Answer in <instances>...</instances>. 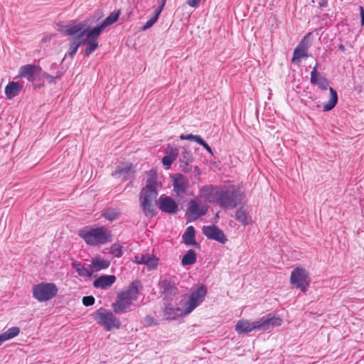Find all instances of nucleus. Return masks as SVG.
Returning a JSON list of instances; mask_svg holds the SVG:
<instances>
[{"label":"nucleus","instance_id":"1","mask_svg":"<svg viewBox=\"0 0 364 364\" xmlns=\"http://www.w3.org/2000/svg\"><path fill=\"white\" fill-rule=\"evenodd\" d=\"M158 186L156 172L151 169L149 172L146 186L142 188L140 193L141 207L146 216L152 217L155 215Z\"/></svg>","mask_w":364,"mask_h":364},{"label":"nucleus","instance_id":"2","mask_svg":"<svg viewBox=\"0 0 364 364\" xmlns=\"http://www.w3.org/2000/svg\"><path fill=\"white\" fill-rule=\"evenodd\" d=\"M282 323L280 318L270 315L254 321L242 319L237 322L235 331L239 334L248 333L255 330L270 332L275 327L280 326Z\"/></svg>","mask_w":364,"mask_h":364},{"label":"nucleus","instance_id":"3","mask_svg":"<svg viewBox=\"0 0 364 364\" xmlns=\"http://www.w3.org/2000/svg\"><path fill=\"white\" fill-rule=\"evenodd\" d=\"M78 235L90 246H101L112 241L111 232L105 226L84 227Z\"/></svg>","mask_w":364,"mask_h":364},{"label":"nucleus","instance_id":"4","mask_svg":"<svg viewBox=\"0 0 364 364\" xmlns=\"http://www.w3.org/2000/svg\"><path fill=\"white\" fill-rule=\"evenodd\" d=\"M243 196L238 189L226 188L218 191L217 203L223 208L232 209L242 203Z\"/></svg>","mask_w":364,"mask_h":364},{"label":"nucleus","instance_id":"5","mask_svg":"<svg viewBox=\"0 0 364 364\" xmlns=\"http://www.w3.org/2000/svg\"><path fill=\"white\" fill-rule=\"evenodd\" d=\"M58 293V288L53 283L41 282L33 287V296L40 302L53 299Z\"/></svg>","mask_w":364,"mask_h":364},{"label":"nucleus","instance_id":"6","mask_svg":"<svg viewBox=\"0 0 364 364\" xmlns=\"http://www.w3.org/2000/svg\"><path fill=\"white\" fill-rule=\"evenodd\" d=\"M95 318L107 331H110L113 328H119L121 325L119 319L112 312L103 308L99 309L95 312Z\"/></svg>","mask_w":364,"mask_h":364},{"label":"nucleus","instance_id":"7","mask_svg":"<svg viewBox=\"0 0 364 364\" xmlns=\"http://www.w3.org/2000/svg\"><path fill=\"white\" fill-rule=\"evenodd\" d=\"M290 282L296 288L301 289L303 292H306L309 286V277L305 269L297 267L291 274Z\"/></svg>","mask_w":364,"mask_h":364},{"label":"nucleus","instance_id":"8","mask_svg":"<svg viewBox=\"0 0 364 364\" xmlns=\"http://www.w3.org/2000/svg\"><path fill=\"white\" fill-rule=\"evenodd\" d=\"M90 30L86 24L76 22L63 26L60 28V31L65 35L73 36V37H77V39H81L82 36H86Z\"/></svg>","mask_w":364,"mask_h":364},{"label":"nucleus","instance_id":"9","mask_svg":"<svg viewBox=\"0 0 364 364\" xmlns=\"http://www.w3.org/2000/svg\"><path fill=\"white\" fill-rule=\"evenodd\" d=\"M206 294V289L201 286L196 291H193L189 297L188 301L186 303V313H191L204 300Z\"/></svg>","mask_w":364,"mask_h":364},{"label":"nucleus","instance_id":"10","mask_svg":"<svg viewBox=\"0 0 364 364\" xmlns=\"http://www.w3.org/2000/svg\"><path fill=\"white\" fill-rule=\"evenodd\" d=\"M158 205L162 212L168 214H176L180 210L179 204L171 196H160Z\"/></svg>","mask_w":364,"mask_h":364},{"label":"nucleus","instance_id":"11","mask_svg":"<svg viewBox=\"0 0 364 364\" xmlns=\"http://www.w3.org/2000/svg\"><path fill=\"white\" fill-rule=\"evenodd\" d=\"M202 232L210 240L218 241L222 244H225L228 241L223 230L215 225L203 226Z\"/></svg>","mask_w":364,"mask_h":364},{"label":"nucleus","instance_id":"12","mask_svg":"<svg viewBox=\"0 0 364 364\" xmlns=\"http://www.w3.org/2000/svg\"><path fill=\"white\" fill-rule=\"evenodd\" d=\"M310 35L311 33H307L294 49L291 59L292 63L299 64L302 58L308 56L307 51L310 45L307 39Z\"/></svg>","mask_w":364,"mask_h":364},{"label":"nucleus","instance_id":"13","mask_svg":"<svg viewBox=\"0 0 364 364\" xmlns=\"http://www.w3.org/2000/svg\"><path fill=\"white\" fill-rule=\"evenodd\" d=\"M100 33H95L94 28L91 29L87 34L85 36L86 38L82 39V41H85V44L87 45V48L84 51V54L86 56H89L93 51H95L98 47V43L97 41V38Z\"/></svg>","mask_w":364,"mask_h":364},{"label":"nucleus","instance_id":"14","mask_svg":"<svg viewBox=\"0 0 364 364\" xmlns=\"http://www.w3.org/2000/svg\"><path fill=\"white\" fill-rule=\"evenodd\" d=\"M41 68L36 65L28 64L21 67L19 74L21 77H26L28 81H34L39 75Z\"/></svg>","mask_w":364,"mask_h":364},{"label":"nucleus","instance_id":"15","mask_svg":"<svg viewBox=\"0 0 364 364\" xmlns=\"http://www.w3.org/2000/svg\"><path fill=\"white\" fill-rule=\"evenodd\" d=\"M208 208L205 205L198 204L195 200H191L188 207V214L192 220H196L200 216L205 215Z\"/></svg>","mask_w":364,"mask_h":364},{"label":"nucleus","instance_id":"16","mask_svg":"<svg viewBox=\"0 0 364 364\" xmlns=\"http://www.w3.org/2000/svg\"><path fill=\"white\" fill-rule=\"evenodd\" d=\"M310 82L312 85H317L321 90H326L328 87L327 79L318 72V63L313 68L311 72Z\"/></svg>","mask_w":364,"mask_h":364},{"label":"nucleus","instance_id":"17","mask_svg":"<svg viewBox=\"0 0 364 364\" xmlns=\"http://www.w3.org/2000/svg\"><path fill=\"white\" fill-rule=\"evenodd\" d=\"M173 191L178 194L185 193L189 186L188 178L183 174L178 173L173 177Z\"/></svg>","mask_w":364,"mask_h":364},{"label":"nucleus","instance_id":"18","mask_svg":"<svg viewBox=\"0 0 364 364\" xmlns=\"http://www.w3.org/2000/svg\"><path fill=\"white\" fill-rule=\"evenodd\" d=\"M160 290L161 294L164 295V297L167 299L178 293V289L175 282L166 279L162 280L160 283Z\"/></svg>","mask_w":364,"mask_h":364},{"label":"nucleus","instance_id":"19","mask_svg":"<svg viewBox=\"0 0 364 364\" xmlns=\"http://www.w3.org/2000/svg\"><path fill=\"white\" fill-rule=\"evenodd\" d=\"M164 314L166 320H174L178 317L189 314V313H186V309H182L179 307H173L171 306H166Z\"/></svg>","mask_w":364,"mask_h":364},{"label":"nucleus","instance_id":"20","mask_svg":"<svg viewBox=\"0 0 364 364\" xmlns=\"http://www.w3.org/2000/svg\"><path fill=\"white\" fill-rule=\"evenodd\" d=\"M132 304V301L119 294L117 296V301L112 304V309L116 314H122L129 308Z\"/></svg>","mask_w":364,"mask_h":364},{"label":"nucleus","instance_id":"21","mask_svg":"<svg viewBox=\"0 0 364 364\" xmlns=\"http://www.w3.org/2000/svg\"><path fill=\"white\" fill-rule=\"evenodd\" d=\"M211 186H203L200 190V196L204 198V200L208 203H217L218 200V191Z\"/></svg>","mask_w":364,"mask_h":364},{"label":"nucleus","instance_id":"22","mask_svg":"<svg viewBox=\"0 0 364 364\" xmlns=\"http://www.w3.org/2000/svg\"><path fill=\"white\" fill-rule=\"evenodd\" d=\"M115 281L116 277L114 275H103L99 277L94 281L93 286L95 288L105 289L111 287Z\"/></svg>","mask_w":364,"mask_h":364},{"label":"nucleus","instance_id":"23","mask_svg":"<svg viewBox=\"0 0 364 364\" xmlns=\"http://www.w3.org/2000/svg\"><path fill=\"white\" fill-rule=\"evenodd\" d=\"M119 11L111 13L100 25H97L94 28L95 33H101L102 31L108 26L116 22L119 16Z\"/></svg>","mask_w":364,"mask_h":364},{"label":"nucleus","instance_id":"24","mask_svg":"<svg viewBox=\"0 0 364 364\" xmlns=\"http://www.w3.org/2000/svg\"><path fill=\"white\" fill-rule=\"evenodd\" d=\"M141 287V284L138 281L131 283L127 289L120 293L122 296H124L132 301V302L137 299L139 294V289Z\"/></svg>","mask_w":364,"mask_h":364},{"label":"nucleus","instance_id":"25","mask_svg":"<svg viewBox=\"0 0 364 364\" xmlns=\"http://www.w3.org/2000/svg\"><path fill=\"white\" fill-rule=\"evenodd\" d=\"M158 259L149 254L135 256V262L139 264H146L149 269H154L157 266Z\"/></svg>","mask_w":364,"mask_h":364},{"label":"nucleus","instance_id":"26","mask_svg":"<svg viewBox=\"0 0 364 364\" xmlns=\"http://www.w3.org/2000/svg\"><path fill=\"white\" fill-rule=\"evenodd\" d=\"M132 164H127L124 167L118 168L113 173L114 176H123V179H129L134 173Z\"/></svg>","mask_w":364,"mask_h":364},{"label":"nucleus","instance_id":"27","mask_svg":"<svg viewBox=\"0 0 364 364\" xmlns=\"http://www.w3.org/2000/svg\"><path fill=\"white\" fill-rule=\"evenodd\" d=\"M21 85L15 82H9L5 88V94L8 99H12L16 97L20 92Z\"/></svg>","mask_w":364,"mask_h":364},{"label":"nucleus","instance_id":"28","mask_svg":"<svg viewBox=\"0 0 364 364\" xmlns=\"http://www.w3.org/2000/svg\"><path fill=\"white\" fill-rule=\"evenodd\" d=\"M183 241L187 245H196L197 242L195 238V229L193 226H188L183 235Z\"/></svg>","mask_w":364,"mask_h":364},{"label":"nucleus","instance_id":"29","mask_svg":"<svg viewBox=\"0 0 364 364\" xmlns=\"http://www.w3.org/2000/svg\"><path fill=\"white\" fill-rule=\"evenodd\" d=\"M166 4V0H161V4L158 9L154 11V16L148 20L146 23L142 26V31H146L151 28L158 20L159 15L161 14Z\"/></svg>","mask_w":364,"mask_h":364},{"label":"nucleus","instance_id":"30","mask_svg":"<svg viewBox=\"0 0 364 364\" xmlns=\"http://www.w3.org/2000/svg\"><path fill=\"white\" fill-rule=\"evenodd\" d=\"M329 91L330 99L323 106L324 112H328L333 109L338 102V95L336 91L332 87H329Z\"/></svg>","mask_w":364,"mask_h":364},{"label":"nucleus","instance_id":"31","mask_svg":"<svg viewBox=\"0 0 364 364\" xmlns=\"http://www.w3.org/2000/svg\"><path fill=\"white\" fill-rule=\"evenodd\" d=\"M82 45H85V41H82V39H77V37H73L69 41V50L68 55L73 58L76 53L78 48Z\"/></svg>","mask_w":364,"mask_h":364},{"label":"nucleus","instance_id":"32","mask_svg":"<svg viewBox=\"0 0 364 364\" xmlns=\"http://www.w3.org/2000/svg\"><path fill=\"white\" fill-rule=\"evenodd\" d=\"M235 219L240 223L246 225L251 221V218L248 215L246 210L241 207L237 210L235 215Z\"/></svg>","mask_w":364,"mask_h":364},{"label":"nucleus","instance_id":"33","mask_svg":"<svg viewBox=\"0 0 364 364\" xmlns=\"http://www.w3.org/2000/svg\"><path fill=\"white\" fill-rule=\"evenodd\" d=\"M110 262L109 260L100 259L99 258H95L92 262V269L94 271H100L101 269H105L109 267Z\"/></svg>","mask_w":364,"mask_h":364},{"label":"nucleus","instance_id":"34","mask_svg":"<svg viewBox=\"0 0 364 364\" xmlns=\"http://www.w3.org/2000/svg\"><path fill=\"white\" fill-rule=\"evenodd\" d=\"M72 265L80 277H90L93 273V269L84 267L81 263L73 262Z\"/></svg>","mask_w":364,"mask_h":364},{"label":"nucleus","instance_id":"35","mask_svg":"<svg viewBox=\"0 0 364 364\" xmlns=\"http://www.w3.org/2000/svg\"><path fill=\"white\" fill-rule=\"evenodd\" d=\"M196 262V255L193 250L187 251L186 254L182 257L181 263L183 266L193 264Z\"/></svg>","mask_w":364,"mask_h":364},{"label":"nucleus","instance_id":"36","mask_svg":"<svg viewBox=\"0 0 364 364\" xmlns=\"http://www.w3.org/2000/svg\"><path fill=\"white\" fill-rule=\"evenodd\" d=\"M181 166L183 171H186V167L192 161L191 153L187 150L182 152L180 156Z\"/></svg>","mask_w":364,"mask_h":364},{"label":"nucleus","instance_id":"37","mask_svg":"<svg viewBox=\"0 0 364 364\" xmlns=\"http://www.w3.org/2000/svg\"><path fill=\"white\" fill-rule=\"evenodd\" d=\"M120 213L114 209H107L102 214L103 217L110 221H113L119 218Z\"/></svg>","mask_w":364,"mask_h":364},{"label":"nucleus","instance_id":"38","mask_svg":"<svg viewBox=\"0 0 364 364\" xmlns=\"http://www.w3.org/2000/svg\"><path fill=\"white\" fill-rule=\"evenodd\" d=\"M122 248V247L120 245L117 243L113 244L110 247L109 252L112 254L114 257H120L123 255Z\"/></svg>","mask_w":364,"mask_h":364},{"label":"nucleus","instance_id":"39","mask_svg":"<svg viewBox=\"0 0 364 364\" xmlns=\"http://www.w3.org/2000/svg\"><path fill=\"white\" fill-rule=\"evenodd\" d=\"M20 332V328L18 327H12L9 328L6 331H5V334L7 336L8 339H11L16 336L18 335Z\"/></svg>","mask_w":364,"mask_h":364},{"label":"nucleus","instance_id":"40","mask_svg":"<svg viewBox=\"0 0 364 364\" xmlns=\"http://www.w3.org/2000/svg\"><path fill=\"white\" fill-rule=\"evenodd\" d=\"M178 150L177 148L168 146L166 151V155L168 157L171 158L174 161L176 159L178 156Z\"/></svg>","mask_w":364,"mask_h":364},{"label":"nucleus","instance_id":"41","mask_svg":"<svg viewBox=\"0 0 364 364\" xmlns=\"http://www.w3.org/2000/svg\"><path fill=\"white\" fill-rule=\"evenodd\" d=\"M181 139L182 140H190L196 141L198 144L199 141L201 139V136L199 135H193V134H181L180 136Z\"/></svg>","mask_w":364,"mask_h":364},{"label":"nucleus","instance_id":"42","mask_svg":"<svg viewBox=\"0 0 364 364\" xmlns=\"http://www.w3.org/2000/svg\"><path fill=\"white\" fill-rule=\"evenodd\" d=\"M95 300L92 296H85L82 298V304L86 306H90L94 304Z\"/></svg>","mask_w":364,"mask_h":364},{"label":"nucleus","instance_id":"43","mask_svg":"<svg viewBox=\"0 0 364 364\" xmlns=\"http://www.w3.org/2000/svg\"><path fill=\"white\" fill-rule=\"evenodd\" d=\"M155 319L151 316H146L144 319V325L145 326H150L152 325H156Z\"/></svg>","mask_w":364,"mask_h":364},{"label":"nucleus","instance_id":"44","mask_svg":"<svg viewBox=\"0 0 364 364\" xmlns=\"http://www.w3.org/2000/svg\"><path fill=\"white\" fill-rule=\"evenodd\" d=\"M173 161H174L173 159H172L171 158L168 157L166 155H165L162 159L163 165L166 166L167 168H168L172 164V163Z\"/></svg>","mask_w":364,"mask_h":364},{"label":"nucleus","instance_id":"45","mask_svg":"<svg viewBox=\"0 0 364 364\" xmlns=\"http://www.w3.org/2000/svg\"><path fill=\"white\" fill-rule=\"evenodd\" d=\"M198 144L201 145L205 150H207L209 153L212 154V149L210 146L201 138L199 141Z\"/></svg>","mask_w":364,"mask_h":364},{"label":"nucleus","instance_id":"46","mask_svg":"<svg viewBox=\"0 0 364 364\" xmlns=\"http://www.w3.org/2000/svg\"><path fill=\"white\" fill-rule=\"evenodd\" d=\"M200 0H188L187 4L191 7H196L198 6Z\"/></svg>","mask_w":364,"mask_h":364},{"label":"nucleus","instance_id":"47","mask_svg":"<svg viewBox=\"0 0 364 364\" xmlns=\"http://www.w3.org/2000/svg\"><path fill=\"white\" fill-rule=\"evenodd\" d=\"M359 10H360V14L361 25H364V9L363 6H360Z\"/></svg>","mask_w":364,"mask_h":364},{"label":"nucleus","instance_id":"48","mask_svg":"<svg viewBox=\"0 0 364 364\" xmlns=\"http://www.w3.org/2000/svg\"><path fill=\"white\" fill-rule=\"evenodd\" d=\"M8 338L7 336H6L5 333H3L1 334H0V346L4 343L5 341H8Z\"/></svg>","mask_w":364,"mask_h":364},{"label":"nucleus","instance_id":"49","mask_svg":"<svg viewBox=\"0 0 364 364\" xmlns=\"http://www.w3.org/2000/svg\"><path fill=\"white\" fill-rule=\"evenodd\" d=\"M320 6H327V1L326 0H321V1L319 3Z\"/></svg>","mask_w":364,"mask_h":364},{"label":"nucleus","instance_id":"50","mask_svg":"<svg viewBox=\"0 0 364 364\" xmlns=\"http://www.w3.org/2000/svg\"><path fill=\"white\" fill-rule=\"evenodd\" d=\"M46 77H47L48 79H50V82H53V81H54V80L55 79V77L51 76V75H46Z\"/></svg>","mask_w":364,"mask_h":364},{"label":"nucleus","instance_id":"51","mask_svg":"<svg viewBox=\"0 0 364 364\" xmlns=\"http://www.w3.org/2000/svg\"><path fill=\"white\" fill-rule=\"evenodd\" d=\"M338 48H339L341 50H343V51L345 50V47H344V46H343V45H341H341H339Z\"/></svg>","mask_w":364,"mask_h":364}]
</instances>
